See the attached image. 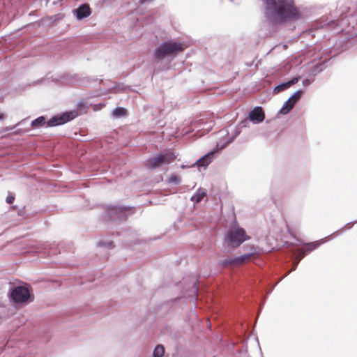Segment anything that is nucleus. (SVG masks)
I'll list each match as a JSON object with an SVG mask.
<instances>
[{"label":"nucleus","instance_id":"9d476101","mask_svg":"<svg viewBox=\"0 0 357 357\" xmlns=\"http://www.w3.org/2000/svg\"><path fill=\"white\" fill-rule=\"evenodd\" d=\"M73 12L78 20L86 17L91 14L90 8L86 4L79 6L78 8L74 10Z\"/></svg>","mask_w":357,"mask_h":357},{"label":"nucleus","instance_id":"2eb2a0df","mask_svg":"<svg viewBox=\"0 0 357 357\" xmlns=\"http://www.w3.org/2000/svg\"><path fill=\"white\" fill-rule=\"evenodd\" d=\"M113 115L115 116V117H121L125 115L126 114V109L123 107H116L114 111H113Z\"/></svg>","mask_w":357,"mask_h":357},{"label":"nucleus","instance_id":"39448f33","mask_svg":"<svg viewBox=\"0 0 357 357\" xmlns=\"http://www.w3.org/2000/svg\"><path fill=\"white\" fill-rule=\"evenodd\" d=\"M10 298L16 304H25L30 298V292L27 287L18 286L13 289Z\"/></svg>","mask_w":357,"mask_h":357},{"label":"nucleus","instance_id":"ddd939ff","mask_svg":"<svg viewBox=\"0 0 357 357\" xmlns=\"http://www.w3.org/2000/svg\"><path fill=\"white\" fill-rule=\"evenodd\" d=\"M165 354V348L162 345H157L153 352V357H162Z\"/></svg>","mask_w":357,"mask_h":357},{"label":"nucleus","instance_id":"f257e3e1","mask_svg":"<svg viewBox=\"0 0 357 357\" xmlns=\"http://www.w3.org/2000/svg\"><path fill=\"white\" fill-rule=\"evenodd\" d=\"M264 15L266 20L273 24L296 20L300 16L294 0H266Z\"/></svg>","mask_w":357,"mask_h":357},{"label":"nucleus","instance_id":"9b49d317","mask_svg":"<svg viewBox=\"0 0 357 357\" xmlns=\"http://www.w3.org/2000/svg\"><path fill=\"white\" fill-rule=\"evenodd\" d=\"M206 196V190L199 188L196 193L191 197V201L195 204L199 203Z\"/></svg>","mask_w":357,"mask_h":357},{"label":"nucleus","instance_id":"393cba45","mask_svg":"<svg viewBox=\"0 0 357 357\" xmlns=\"http://www.w3.org/2000/svg\"><path fill=\"white\" fill-rule=\"evenodd\" d=\"M4 117H5L4 114L1 113L0 114V121L3 120L4 119Z\"/></svg>","mask_w":357,"mask_h":357},{"label":"nucleus","instance_id":"1a4fd4ad","mask_svg":"<svg viewBox=\"0 0 357 357\" xmlns=\"http://www.w3.org/2000/svg\"><path fill=\"white\" fill-rule=\"evenodd\" d=\"M215 151L209 152L197 160L193 166L206 167L214 158Z\"/></svg>","mask_w":357,"mask_h":357},{"label":"nucleus","instance_id":"7ed1b4c3","mask_svg":"<svg viewBox=\"0 0 357 357\" xmlns=\"http://www.w3.org/2000/svg\"><path fill=\"white\" fill-rule=\"evenodd\" d=\"M250 237L246 235L245 230L238 225L232 226L227 232L225 240L231 247L237 248Z\"/></svg>","mask_w":357,"mask_h":357},{"label":"nucleus","instance_id":"5701e85b","mask_svg":"<svg viewBox=\"0 0 357 357\" xmlns=\"http://www.w3.org/2000/svg\"><path fill=\"white\" fill-rule=\"evenodd\" d=\"M297 82H298V78H294L293 79H291V80H290V81L287 82V84H288V86H289H289H291V85H293V84H296Z\"/></svg>","mask_w":357,"mask_h":357},{"label":"nucleus","instance_id":"0eeeda50","mask_svg":"<svg viewBox=\"0 0 357 357\" xmlns=\"http://www.w3.org/2000/svg\"><path fill=\"white\" fill-rule=\"evenodd\" d=\"M320 244H321V243L318 242V241L313 242V243L307 244L305 248H301V249L298 250L297 252L295 253V255H296V262L294 263V266L293 268L291 269V271H294L296 269L298 264L301 260V259L305 255V254L307 252H310V251L316 249L317 248H318V246Z\"/></svg>","mask_w":357,"mask_h":357},{"label":"nucleus","instance_id":"f8f14e48","mask_svg":"<svg viewBox=\"0 0 357 357\" xmlns=\"http://www.w3.org/2000/svg\"><path fill=\"white\" fill-rule=\"evenodd\" d=\"M252 256V253L245 254L234 258V264H241L248 261Z\"/></svg>","mask_w":357,"mask_h":357},{"label":"nucleus","instance_id":"423d86ee","mask_svg":"<svg viewBox=\"0 0 357 357\" xmlns=\"http://www.w3.org/2000/svg\"><path fill=\"white\" fill-rule=\"evenodd\" d=\"M77 116L76 111L65 112L62 114L53 116L47 121V126H55L67 123Z\"/></svg>","mask_w":357,"mask_h":357},{"label":"nucleus","instance_id":"20e7f679","mask_svg":"<svg viewBox=\"0 0 357 357\" xmlns=\"http://www.w3.org/2000/svg\"><path fill=\"white\" fill-rule=\"evenodd\" d=\"M175 158V155L172 151H166L150 158L146 162V166L150 169H155L162 165H168L172 162Z\"/></svg>","mask_w":357,"mask_h":357},{"label":"nucleus","instance_id":"6ab92c4d","mask_svg":"<svg viewBox=\"0 0 357 357\" xmlns=\"http://www.w3.org/2000/svg\"><path fill=\"white\" fill-rule=\"evenodd\" d=\"M301 95L302 91L298 90L295 91L290 98H291V99H293L294 101L297 102L301 98Z\"/></svg>","mask_w":357,"mask_h":357},{"label":"nucleus","instance_id":"4be33fe9","mask_svg":"<svg viewBox=\"0 0 357 357\" xmlns=\"http://www.w3.org/2000/svg\"><path fill=\"white\" fill-rule=\"evenodd\" d=\"M287 102H288V104H289V105H291V108H293V107H294V106L295 105V104L296 103V101H294L293 99H291V98H289L287 100Z\"/></svg>","mask_w":357,"mask_h":357},{"label":"nucleus","instance_id":"f03ea898","mask_svg":"<svg viewBox=\"0 0 357 357\" xmlns=\"http://www.w3.org/2000/svg\"><path fill=\"white\" fill-rule=\"evenodd\" d=\"M183 43L169 40L161 43L154 51V59L162 60L165 57L174 58L176 55L182 52L185 49Z\"/></svg>","mask_w":357,"mask_h":357},{"label":"nucleus","instance_id":"b1692460","mask_svg":"<svg viewBox=\"0 0 357 357\" xmlns=\"http://www.w3.org/2000/svg\"><path fill=\"white\" fill-rule=\"evenodd\" d=\"M310 81L308 79H305L303 82V85H308L310 84Z\"/></svg>","mask_w":357,"mask_h":357},{"label":"nucleus","instance_id":"bb28decb","mask_svg":"<svg viewBox=\"0 0 357 357\" xmlns=\"http://www.w3.org/2000/svg\"><path fill=\"white\" fill-rule=\"evenodd\" d=\"M197 291V288L195 286V292Z\"/></svg>","mask_w":357,"mask_h":357},{"label":"nucleus","instance_id":"aec40b11","mask_svg":"<svg viewBox=\"0 0 357 357\" xmlns=\"http://www.w3.org/2000/svg\"><path fill=\"white\" fill-rule=\"evenodd\" d=\"M169 183H172L178 184L181 182V178L179 177H178L177 176H175V175L171 176L169 178Z\"/></svg>","mask_w":357,"mask_h":357},{"label":"nucleus","instance_id":"a878e982","mask_svg":"<svg viewBox=\"0 0 357 357\" xmlns=\"http://www.w3.org/2000/svg\"><path fill=\"white\" fill-rule=\"evenodd\" d=\"M211 129V126H208L206 128H205L206 132H208Z\"/></svg>","mask_w":357,"mask_h":357},{"label":"nucleus","instance_id":"dca6fc26","mask_svg":"<svg viewBox=\"0 0 357 357\" xmlns=\"http://www.w3.org/2000/svg\"><path fill=\"white\" fill-rule=\"evenodd\" d=\"M288 88H289V86H288V84H287V82H285V83H282V84H279V85L276 86L274 88V93H280V92H281V91H284V90H285V89H288Z\"/></svg>","mask_w":357,"mask_h":357},{"label":"nucleus","instance_id":"f3484780","mask_svg":"<svg viewBox=\"0 0 357 357\" xmlns=\"http://www.w3.org/2000/svg\"><path fill=\"white\" fill-rule=\"evenodd\" d=\"M292 109L291 105L286 101L282 108L280 110V113L282 114H287Z\"/></svg>","mask_w":357,"mask_h":357},{"label":"nucleus","instance_id":"4468645a","mask_svg":"<svg viewBox=\"0 0 357 357\" xmlns=\"http://www.w3.org/2000/svg\"><path fill=\"white\" fill-rule=\"evenodd\" d=\"M45 123V119L43 116H40L32 121L31 126L33 127H38Z\"/></svg>","mask_w":357,"mask_h":357},{"label":"nucleus","instance_id":"a211bd4d","mask_svg":"<svg viewBox=\"0 0 357 357\" xmlns=\"http://www.w3.org/2000/svg\"><path fill=\"white\" fill-rule=\"evenodd\" d=\"M234 264V258H231V257H227L225 259H222L220 262V264L222 266H229V265H231Z\"/></svg>","mask_w":357,"mask_h":357},{"label":"nucleus","instance_id":"6e6552de","mask_svg":"<svg viewBox=\"0 0 357 357\" xmlns=\"http://www.w3.org/2000/svg\"><path fill=\"white\" fill-rule=\"evenodd\" d=\"M249 119L253 123H259L264 119V113L260 107H257L250 112Z\"/></svg>","mask_w":357,"mask_h":357},{"label":"nucleus","instance_id":"412c9836","mask_svg":"<svg viewBox=\"0 0 357 357\" xmlns=\"http://www.w3.org/2000/svg\"><path fill=\"white\" fill-rule=\"evenodd\" d=\"M15 199L14 195L9 194L6 197V202L8 204H12Z\"/></svg>","mask_w":357,"mask_h":357}]
</instances>
